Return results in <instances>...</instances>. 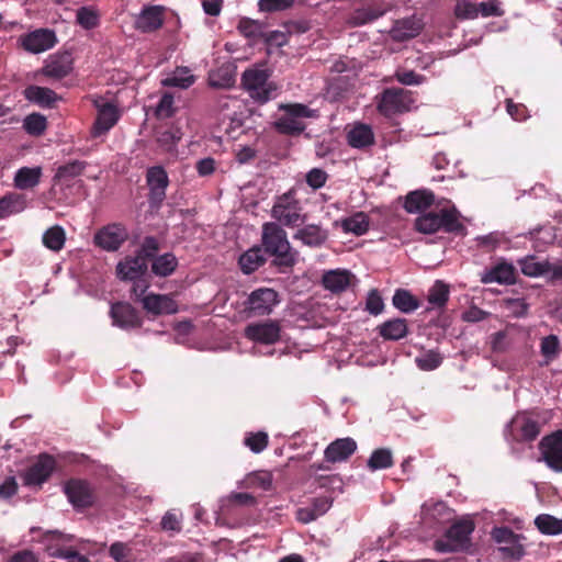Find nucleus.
<instances>
[{"label": "nucleus", "mask_w": 562, "mask_h": 562, "mask_svg": "<svg viewBox=\"0 0 562 562\" xmlns=\"http://www.w3.org/2000/svg\"><path fill=\"white\" fill-rule=\"evenodd\" d=\"M261 241L265 251L274 256L279 265L292 267L295 263L296 254L292 251L286 233L278 223L262 225Z\"/></svg>", "instance_id": "nucleus-1"}, {"label": "nucleus", "mask_w": 562, "mask_h": 562, "mask_svg": "<svg viewBox=\"0 0 562 562\" xmlns=\"http://www.w3.org/2000/svg\"><path fill=\"white\" fill-rule=\"evenodd\" d=\"M414 226L423 234H434L440 229L458 233L463 229L460 213L454 206L423 213L415 220Z\"/></svg>", "instance_id": "nucleus-2"}, {"label": "nucleus", "mask_w": 562, "mask_h": 562, "mask_svg": "<svg viewBox=\"0 0 562 562\" xmlns=\"http://www.w3.org/2000/svg\"><path fill=\"white\" fill-rule=\"evenodd\" d=\"M180 138L181 134L178 130H166L158 133L157 143L164 150L171 151L175 149Z\"/></svg>", "instance_id": "nucleus-55"}, {"label": "nucleus", "mask_w": 562, "mask_h": 562, "mask_svg": "<svg viewBox=\"0 0 562 562\" xmlns=\"http://www.w3.org/2000/svg\"><path fill=\"white\" fill-rule=\"evenodd\" d=\"M111 316L114 325L124 328L139 327L142 321L136 310L128 303H115L111 306Z\"/></svg>", "instance_id": "nucleus-22"}, {"label": "nucleus", "mask_w": 562, "mask_h": 562, "mask_svg": "<svg viewBox=\"0 0 562 562\" xmlns=\"http://www.w3.org/2000/svg\"><path fill=\"white\" fill-rule=\"evenodd\" d=\"M164 23V9L159 5L146 7L138 14L135 26L137 30L149 33L158 30Z\"/></svg>", "instance_id": "nucleus-24"}, {"label": "nucleus", "mask_w": 562, "mask_h": 562, "mask_svg": "<svg viewBox=\"0 0 562 562\" xmlns=\"http://www.w3.org/2000/svg\"><path fill=\"white\" fill-rule=\"evenodd\" d=\"M327 173L321 168H313L306 173V183L314 190L325 186Z\"/></svg>", "instance_id": "nucleus-62"}, {"label": "nucleus", "mask_w": 562, "mask_h": 562, "mask_svg": "<svg viewBox=\"0 0 562 562\" xmlns=\"http://www.w3.org/2000/svg\"><path fill=\"white\" fill-rule=\"evenodd\" d=\"M273 476L269 471L260 470L255 471L246 475L244 479V485L247 488H259L262 491H269L272 487Z\"/></svg>", "instance_id": "nucleus-40"}, {"label": "nucleus", "mask_w": 562, "mask_h": 562, "mask_svg": "<svg viewBox=\"0 0 562 562\" xmlns=\"http://www.w3.org/2000/svg\"><path fill=\"white\" fill-rule=\"evenodd\" d=\"M415 362L419 369L424 371H431L441 364L442 357L438 351L427 350L416 357Z\"/></svg>", "instance_id": "nucleus-49"}, {"label": "nucleus", "mask_w": 562, "mask_h": 562, "mask_svg": "<svg viewBox=\"0 0 562 562\" xmlns=\"http://www.w3.org/2000/svg\"><path fill=\"white\" fill-rule=\"evenodd\" d=\"M518 265L525 276L535 278L546 274L548 271L549 261H539L535 256H528L518 260Z\"/></svg>", "instance_id": "nucleus-41"}, {"label": "nucleus", "mask_w": 562, "mask_h": 562, "mask_svg": "<svg viewBox=\"0 0 562 562\" xmlns=\"http://www.w3.org/2000/svg\"><path fill=\"white\" fill-rule=\"evenodd\" d=\"M42 240L46 248L57 252L61 250L65 245V229L59 225L52 226L44 232Z\"/></svg>", "instance_id": "nucleus-38"}, {"label": "nucleus", "mask_w": 562, "mask_h": 562, "mask_svg": "<svg viewBox=\"0 0 562 562\" xmlns=\"http://www.w3.org/2000/svg\"><path fill=\"white\" fill-rule=\"evenodd\" d=\"M209 83L213 88L227 89L234 86L235 77L229 66H222L209 74Z\"/></svg>", "instance_id": "nucleus-39"}, {"label": "nucleus", "mask_w": 562, "mask_h": 562, "mask_svg": "<svg viewBox=\"0 0 562 562\" xmlns=\"http://www.w3.org/2000/svg\"><path fill=\"white\" fill-rule=\"evenodd\" d=\"M268 78L266 69H247L243 74L241 83L252 99L263 103L273 98L277 91V87Z\"/></svg>", "instance_id": "nucleus-5"}, {"label": "nucleus", "mask_w": 562, "mask_h": 562, "mask_svg": "<svg viewBox=\"0 0 562 562\" xmlns=\"http://www.w3.org/2000/svg\"><path fill=\"white\" fill-rule=\"evenodd\" d=\"M238 30L243 35L249 38L263 36L261 24L250 19H241L238 24Z\"/></svg>", "instance_id": "nucleus-58"}, {"label": "nucleus", "mask_w": 562, "mask_h": 562, "mask_svg": "<svg viewBox=\"0 0 562 562\" xmlns=\"http://www.w3.org/2000/svg\"><path fill=\"white\" fill-rule=\"evenodd\" d=\"M86 168V162L74 160L66 165L60 166L56 173L54 179L57 181H67L70 179H74L82 173V171Z\"/></svg>", "instance_id": "nucleus-46"}, {"label": "nucleus", "mask_w": 562, "mask_h": 562, "mask_svg": "<svg viewBox=\"0 0 562 562\" xmlns=\"http://www.w3.org/2000/svg\"><path fill=\"white\" fill-rule=\"evenodd\" d=\"M245 336L249 340L271 345L280 338V326L272 321L252 323L245 328Z\"/></svg>", "instance_id": "nucleus-16"}, {"label": "nucleus", "mask_w": 562, "mask_h": 562, "mask_svg": "<svg viewBox=\"0 0 562 562\" xmlns=\"http://www.w3.org/2000/svg\"><path fill=\"white\" fill-rule=\"evenodd\" d=\"M393 305L403 313L414 312L419 307L418 300L407 290L398 289L393 295Z\"/></svg>", "instance_id": "nucleus-43"}, {"label": "nucleus", "mask_w": 562, "mask_h": 562, "mask_svg": "<svg viewBox=\"0 0 562 562\" xmlns=\"http://www.w3.org/2000/svg\"><path fill=\"white\" fill-rule=\"evenodd\" d=\"M266 259L260 247H252L239 257V266L244 273L249 274L265 263Z\"/></svg>", "instance_id": "nucleus-37"}, {"label": "nucleus", "mask_w": 562, "mask_h": 562, "mask_svg": "<svg viewBox=\"0 0 562 562\" xmlns=\"http://www.w3.org/2000/svg\"><path fill=\"white\" fill-rule=\"evenodd\" d=\"M352 277L348 270H330L324 273L322 282L325 289L339 293L350 285Z\"/></svg>", "instance_id": "nucleus-28"}, {"label": "nucleus", "mask_w": 562, "mask_h": 562, "mask_svg": "<svg viewBox=\"0 0 562 562\" xmlns=\"http://www.w3.org/2000/svg\"><path fill=\"white\" fill-rule=\"evenodd\" d=\"M195 82V76L191 74L188 67L179 66L165 79L161 80L164 87H175L188 89Z\"/></svg>", "instance_id": "nucleus-30"}, {"label": "nucleus", "mask_w": 562, "mask_h": 562, "mask_svg": "<svg viewBox=\"0 0 562 562\" xmlns=\"http://www.w3.org/2000/svg\"><path fill=\"white\" fill-rule=\"evenodd\" d=\"M508 428L510 436L517 441H532L540 434L539 423L524 415L514 417Z\"/></svg>", "instance_id": "nucleus-18"}, {"label": "nucleus", "mask_w": 562, "mask_h": 562, "mask_svg": "<svg viewBox=\"0 0 562 562\" xmlns=\"http://www.w3.org/2000/svg\"><path fill=\"white\" fill-rule=\"evenodd\" d=\"M72 540L71 535H65L57 530H48L41 535L37 539L38 542L44 544L46 552L54 558L61 559L68 548L65 547L67 542Z\"/></svg>", "instance_id": "nucleus-20"}, {"label": "nucleus", "mask_w": 562, "mask_h": 562, "mask_svg": "<svg viewBox=\"0 0 562 562\" xmlns=\"http://www.w3.org/2000/svg\"><path fill=\"white\" fill-rule=\"evenodd\" d=\"M434 200L435 196L430 191H414L407 194L404 207L408 213H417L430 206L434 203Z\"/></svg>", "instance_id": "nucleus-31"}, {"label": "nucleus", "mask_w": 562, "mask_h": 562, "mask_svg": "<svg viewBox=\"0 0 562 562\" xmlns=\"http://www.w3.org/2000/svg\"><path fill=\"white\" fill-rule=\"evenodd\" d=\"M176 112V106H175V100H173V95L169 92H165L156 109H155V114L158 119H169Z\"/></svg>", "instance_id": "nucleus-51"}, {"label": "nucleus", "mask_w": 562, "mask_h": 562, "mask_svg": "<svg viewBox=\"0 0 562 562\" xmlns=\"http://www.w3.org/2000/svg\"><path fill=\"white\" fill-rule=\"evenodd\" d=\"M41 176V167H22L15 172L14 187L20 190L33 189L40 183Z\"/></svg>", "instance_id": "nucleus-29"}, {"label": "nucleus", "mask_w": 562, "mask_h": 562, "mask_svg": "<svg viewBox=\"0 0 562 562\" xmlns=\"http://www.w3.org/2000/svg\"><path fill=\"white\" fill-rule=\"evenodd\" d=\"M474 530L472 520L463 519L453 524L445 537L435 541V549L438 552H457L468 548L470 536Z\"/></svg>", "instance_id": "nucleus-4"}, {"label": "nucleus", "mask_w": 562, "mask_h": 562, "mask_svg": "<svg viewBox=\"0 0 562 562\" xmlns=\"http://www.w3.org/2000/svg\"><path fill=\"white\" fill-rule=\"evenodd\" d=\"M146 181L149 188V203L158 207L166 198V189L169 179L166 170L160 166L150 167L146 173Z\"/></svg>", "instance_id": "nucleus-12"}, {"label": "nucleus", "mask_w": 562, "mask_h": 562, "mask_svg": "<svg viewBox=\"0 0 562 562\" xmlns=\"http://www.w3.org/2000/svg\"><path fill=\"white\" fill-rule=\"evenodd\" d=\"M408 333L406 319L394 318L384 322L379 326V334L387 340H398L404 338Z\"/></svg>", "instance_id": "nucleus-34"}, {"label": "nucleus", "mask_w": 562, "mask_h": 562, "mask_svg": "<svg viewBox=\"0 0 562 562\" xmlns=\"http://www.w3.org/2000/svg\"><path fill=\"white\" fill-rule=\"evenodd\" d=\"M429 304L435 307H443L449 299V288L442 281H436L427 295Z\"/></svg>", "instance_id": "nucleus-45"}, {"label": "nucleus", "mask_w": 562, "mask_h": 562, "mask_svg": "<svg viewBox=\"0 0 562 562\" xmlns=\"http://www.w3.org/2000/svg\"><path fill=\"white\" fill-rule=\"evenodd\" d=\"M297 190L291 188L285 193L276 198L271 209V216L281 225L294 227L305 222L303 206L296 196Z\"/></svg>", "instance_id": "nucleus-3"}, {"label": "nucleus", "mask_w": 562, "mask_h": 562, "mask_svg": "<svg viewBox=\"0 0 562 562\" xmlns=\"http://www.w3.org/2000/svg\"><path fill=\"white\" fill-rule=\"evenodd\" d=\"M294 0H259L258 7L262 12H278L292 7Z\"/></svg>", "instance_id": "nucleus-61"}, {"label": "nucleus", "mask_w": 562, "mask_h": 562, "mask_svg": "<svg viewBox=\"0 0 562 562\" xmlns=\"http://www.w3.org/2000/svg\"><path fill=\"white\" fill-rule=\"evenodd\" d=\"M383 300L378 290L373 289L369 292L366 303L367 311L372 315H378L383 311Z\"/></svg>", "instance_id": "nucleus-63"}, {"label": "nucleus", "mask_w": 562, "mask_h": 562, "mask_svg": "<svg viewBox=\"0 0 562 562\" xmlns=\"http://www.w3.org/2000/svg\"><path fill=\"white\" fill-rule=\"evenodd\" d=\"M25 98L41 106H52L58 99L57 94L49 88L30 86L24 90Z\"/></svg>", "instance_id": "nucleus-33"}, {"label": "nucleus", "mask_w": 562, "mask_h": 562, "mask_svg": "<svg viewBox=\"0 0 562 562\" xmlns=\"http://www.w3.org/2000/svg\"><path fill=\"white\" fill-rule=\"evenodd\" d=\"M348 144L353 148H366L374 144V134L370 125L358 123L347 134Z\"/></svg>", "instance_id": "nucleus-27"}, {"label": "nucleus", "mask_w": 562, "mask_h": 562, "mask_svg": "<svg viewBox=\"0 0 562 562\" xmlns=\"http://www.w3.org/2000/svg\"><path fill=\"white\" fill-rule=\"evenodd\" d=\"M539 449L546 464L555 472H562V430L543 437Z\"/></svg>", "instance_id": "nucleus-10"}, {"label": "nucleus", "mask_w": 562, "mask_h": 562, "mask_svg": "<svg viewBox=\"0 0 562 562\" xmlns=\"http://www.w3.org/2000/svg\"><path fill=\"white\" fill-rule=\"evenodd\" d=\"M47 126L46 117L40 113H32L27 115L23 121V128L30 135L40 136L42 135Z\"/></svg>", "instance_id": "nucleus-48"}, {"label": "nucleus", "mask_w": 562, "mask_h": 562, "mask_svg": "<svg viewBox=\"0 0 562 562\" xmlns=\"http://www.w3.org/2000/svg\"><path fill=\"white\" fill-rule=\"evenodd\" d=\"M278 303V293L269 288L252 291L247 300L248 310L259 316L270 314Z\"/></svg>", "instance_id": "nucleus-15"}, {"label": "nucleus", "mask_w": 562, "mask_h": 562, "mask_svg": "<svg viewBox=\"0 0 562 562\" xmlns=\"http://www.w3.org/2000/svg\"><path fill=\"white\" fill-rule=\"evenodd\" d=\"M282 109L285 113L274 122L277 131L282 134H300L305 130V124L302 119L317 116L316 110H312L300 103L283 105Z\"/></svg>", "instance_id": "nucleus-6"}, {"label": "nucleus", "mask_w": 562, "mask_h": 562, "mask_svg": "<svg viewBox=\"0 0 562 562\" xmlns=\"http://www.w3.org/2000/svg\"><path fill=\"white\" fill-rule=\"evenodd\" d=\"M110 557L115 562H131L132 560V549L128 544L123 542H114L110 547L109 550Z\"/></svg>", "instance_id": "nucleus-60"}, {"label": "nucleus", "mask_w": 562, "mask_h": 562, "mask_svg": "<svg viewBox=\"0 0 562 562\" xmlns=\"http://www.w3.org/2000/svg\"><path fill=\"white\" fill-rule=\"evenodd\" d=\"M293 239L305 246L318 248L327 241L328 232L318 224H307L294 233Z\"/></svg>", "instance_id": "nucleus-23"}, {"label": "nucleus", "mask_w": 562, "mask_h": 562, "mask_svg": "<svg viewBox=\"0 0 562 562\" xmlns=\"http://www.w3.org/2000/svg\"><path fill=\"white\" fill-rule=\"evenodd\" d=\"M77 22L86 30H91L99 24V14L91 8H80L77 11Z\"/></svg>", "instance_id": "nucleus-52"}, {"label": "nucleus", "mask_w": 562, "mask_h": 562, "mask_svg": "<svg viewBox=\"0 0 562 562\" xmlns=\"http://www.w3.org/2000/svg\"><path fill=\"white\" fill-rule=\"evenodd\" d=\"M245 445L255 453H260L268 446V435L263 431L249 434L245 438Z\"/></svg>", "instance_id": "nucleus-56"}, {"label": "nucleus", "mask_w": 562, "mask_h": 562, "mask_svg": "<svg viewBox=\"0 0 562 562\" xmlns=\"http://www.w3.org/2000/svg\"><path fill=\"white\" fill-rule=\"evenodd\" d=\"M94 104L98 114L91 128V135L93 137H100L106 134L116 124L120 119V113L117 108L110 102L97 100Z\"/></svg>", "instance_id": "nucleus-14"}, {"label": "nucleus", "mask_w": 562, "mask_h": 562, "mask_svg": "<svg viewBox=\"0 0 562 562\" xmlns=\"http://www.w3.org/2000/svg\"><path fill=\"white\" fill-rule=\"evenodd\" d=\"M357 449V443L353 439L340 438L333 441L325 450V459L328 462H341L347 460Z\"/></svg>", "instance_id": "nucleus-26"}, {"label": "nucleus", "mask_w": 562, "mask_h": 562, "mask_svg": "<svg viewBox=\"0 0 562 562\" xmlns=\"http://www.w3.org/2000/svg\"><path fill=\"white\" fill-rule=\"evenodd\" d=\"M161 528L166 531L179 532L181 526V515L175 512H167L161 519Z\"/></svg>", "instance_id": "nucleus-64"}, {"label": "nucleus", "mask_w": 562, "mask_h": 562, "mask_svg": "<svg viewBox=\"0 0 562 562\" xmlns=\"http://www.w3.org/2000/svg\"><path fill=\"white\" fill-rule=\"evenodd\" d=\"M481 282L484 284L494 282L514 284L516 282L515 267L507 261H501L481 274Z\"/></svg>", "instance_id": "nucleus-19"}, {"label": "nucleus", "mask_w": 562, "mask_h": 562, "mask_svg": "<svg viewBox=\"0 0 562 562\" xmlns=\"http://www.w3.org/2000/svg\"><path fill=\"white\" fill-rule=\"evenodd\" d=\"M369 217L363 212H357L340 221V226L345 233H352L357 236L366 234L369 229Z\"/></svg>", "instance_id": "nucleus-36"}, {"label": "nucleus", "mask_w": 562, "mask_h": 562, "mask_svg": "<svg viewBox=\"0 0 562 562\" xmlns=\"http://www.w3.org/2000/svg\"><path fill=\"white\" fill-rule=\"evenodd\" d=\"M55 460L47 454L40 456L38 460L23 474V482L27 486L43 484L52 474Z\"/></svg>", "instance_id": "nucleus-17"}, {"label": "nucleus", "mask_w": 562, "mask_h": 562, "mask_svg": "<svg viewBox=\"0 0 562 562\" xmlns=\"http://www.w3.org/2000/svg\"><path fill=\"white\" fill-rule=\"evenodd\" d=\"M26 207V200L22 194L8 193L0 199V220L20 213Z\"/></svg>", "instance_id": "nucleus-35"}, {"label": "nucleus", "mask_w": 562, "mask_h": 562, "mask_svg": "<svg viewBox=\"0 0 562 562\" xmlns=\"http://www.w3.org/2000/svg\"><path fill=\"white\" fill-rule=\"evenodd\" d=\"M411 92L402 88H387L376 97V109L384 116H393L411 109Z\"/></svg>", "instance_id": "nucleus-7"}, {"label": "nucleus", "mask_w": 562, "mask_h": 562, "mask_svg": "<svg viewBox=\"0 0 562 562\" xmlns=\"http://www.w3.org/2000/svg\"><path fill=\"white\" fill-rule=\"evenodd\" d=\"M384 14V11L376 8H362L356 10L349 18L353 25H363L370 23Z\"/></svg>", "instance_id": "nucleus-47"}, {"label": "nucleus", "mask_w": 562, "mask_h": 562, "mask_svg": "<svg viewBox=\"0 0 562 562\" xmlns=\"http://www.w3.org/2000/svg\"><path fill=\"white\" fill-rule=\"evenodd\" d=\"M393 464V457L390 449L381 448L372 452L368 460V468L372 471L387 469Z\"/></svg>", "instance_id": "nucleus-44"}, {"label": "nucleus", "mask_w": 562, "mask_h": 562, "mask_svg": "<svg viewBox=\"0 0 562 562\" xmlns=\"http://www.w3.org/2000/svg\"><path fill=\"white\" fill-rule=\"evenodd\" d=\"M144 310L155 315L175 314L178 312L176 301L167 294L150 293L142 297Z\"/></svg>", "instance_id": "nucleus-21"}, {"label": "nucleus", "mask_w": 562, "mask_h": 562, "mask_svg": "<svg viewBox=\"0 0 562 562\" xmlns=\"http://www.w3.org/2000/svg\"><path fill=\"white\" fill-rule=\"evenodd\" d=\"M454 13L459 19H475L479 16V7L474 2L459 0L456 4Z\"/></svg>", "instance_id": "nucleus-59"}, {"label": "nucleus", "mask_w": 562, "mask_h": 562, "mask_svg": "<svg viewBox=\"0 0 562 562\" xmlns=\"http://www.w3.org/2000/svg\"><path fill=\"white\" fill-rule=\"evenodd\" d=\"M535 525L543 535L555 536L562 533V519L549 514L538 515L535 519Z\"/></svg>", "instance_id": "nucleus-42"}, {"label": "nucleus", "mask_w": 562, "mask_h": 562, "mask_svg": "<svg viewBox=\"0 0 562 562\" xmlns=\"http://www.w3.org/2000/svg\"><path fill=\"white\" fill-rule=\"evenodd\" d=\"M147 270V262L143 256L127 257L116 267L117 277L122 280L134 281Z\"/></svg>", "instance_id": "nucleus-25"}, {"label": "nucleus", "mask_w": 562, "mask_h": 562, "mask_svg": "<svg viewBox=\"0 0 562 562\" xmlns=\"http://www.w3.org/2000/svg\"><path fill=\"white\" fill-rule=\"evenodd\" d=\"M74 69V58L70 53H55L49 55L44 61L41 72L50 79L60 80L71 74Z\"/></svg>", "instance_id": "nucleus-11"}, {"label": "nucleus", "mask_w": 562, "mask_h": 562, "mask_svg": "<svg viewBox=\"0 0 562 562\" xmlns=\"http://www.w3.org/2000/svg\"><path fill=\"white\" fill-rule=\"evenodd\" d=\"M64 492L75 508H86L94 503V493L90 484L72 479L64 485Z\"/></svg>", "instance_id": "nucleus-13"}, {"label": "nucleus", "mask_w": 562, "mask_h": 562, "mask_svg": "<svg viewBox=\"0 0 562 562\" xmlns=\"http://www.w3.org/2000/svg\"><path fill=\"white\" fill-rule=\"evenodd\" d=\"M128 238L127 228L120 223H112L100 228L93 237L95 246L106 251L117 250Z\"/></svg>", "instance_id": "nucleus-9"}, {"label": "nucleus", "mask_w": 562, "mask_h": 562, "mask_svg": "<svg viewBox=\"0 0 562 562\" xmlns=\"http://www.w3.org/2000/svg\"><path fill=\"white\" fill-rule=\"evenodd\" d=\"M560 341L555 335H549L542 338L540 344L541 355L546 358V362H551L559 353Z\"/></svg>", "instance_id": "nucleus-50"}, {"label": "nucleus", "mask_w": 562, "mask_h": 562, "mask_svg": "<svg viewBox=\"0 0 562 562\" xmlns=\"http://www.w3.org/2000/svg\"><path fill=\"white\" fill-rule=\"evenodd\" d=\"M491 535L495 542L505 543L506 546L512 544L517 540H525L522 535L515 533L508 527H495L493 528Z\"/></svg>", "instance_id": "nucleus-53"}, {"label": "nucleus", "mask_w": 562, "mask_h": 562, "mask_svg": "<svg viewBox=\"0 0 562 562\" xmlns=\"http://www.w3.org/2000/svg\"><path fill=\"white\" fill-rule=\"evenodd\" d=\"M419 26L414 21L397 22L393 35L395 38L404 40L414 37L418 33Z\"/></svg>", "instance_id": "nucleus-57"}, {"label": "nucleus", "mask_w": 562, "mask_h": 562, "mask_svg": "<svg viewBox=\"0 0 562 562\" xmlns=\"http://www.w3.org/2000/svg\"><path fill=\"white\" fill-rule=\"evenodd\" d=\"M394 78L404 86H419L426 81L425 76L408 69H397Z\"/></svg>", "instance_id": "nucleus-54"}, {"label": "nucleus", "mask_w": 562, "mask_h": 562, "mask_svg": "<svg viewBox=\"0 0 562 562\" xmlns=\"http://www.w3.org/2000/svg\"><path fill=\"white\" fill-rule=\"evenodd\" d=\"M151 272L160 278H166L171 276L177 267H178V259L177 257L171 252H166L162 255H158L157 257H154L151 260Z\"/></svg>", "instance_id": "nucleus-32"}, {"label": "nucleus", "mask_w": 562, "mask_h": 562, "mask_svg": "<svg viewBox=\"0 0 562 562\" xmlns=\"http://www.w3.org/2000/svg\"><path fill=\"white\" fill-rule=\"evenodd\" d=\"M21 47L32 54L52 49L57 44L56 33L49 29H37L18 38Z\"/></svg>", "instance_id": "nucleus-8"}]
</instances>
